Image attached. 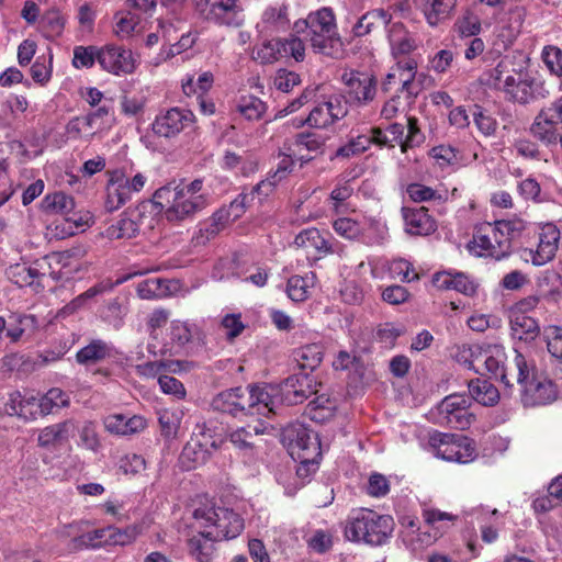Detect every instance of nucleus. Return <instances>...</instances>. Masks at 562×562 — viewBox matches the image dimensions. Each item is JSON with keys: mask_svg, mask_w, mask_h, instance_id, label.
Returning a JSON list of instances; mask_svg holds the SVG:
<instances>
[{"mask_svg": "<svg viewBox=\"0 0 562 562\" xmlns=\"http://www.w3.org/2000/svg\"><path fill=\"white\" fill-rule=\"evenodd\" d=\"M217 541L221 539L210 535L206 529H201L188 539V552L196 562H212L216 555Z\"/></svg>", "mask_w": 562, "mask_h": 562, "instance_id": "nucleus-27", "label": "nucleus"}, {"mask_svg": "<svg viewBox=\"0 0 562 562\" xmlns=\"http://www.w3.org/2000/svg\"><path fill=\"white\" fill-rule=\"evenodd\" d=\"M76 424L71 419L53 424L40 430L37 443L43 448H50L61 445L74 435Z\"/></svg>", "mask_w": 562, "mask_h": 562, "instance_id": "nucleus-32", "label": "nucleus"}, {"mask_svg": "<svg viewBox=\"0 0 562 562\" xmlns=\"http://www.w3.org/2000/svg\"><path fill=\"white\" fill-rule=\"evenodd\" d=\"M237 112L246 120H259L266 112V104L255 95H241L236 105Z\"/></svg>", "mask_w": 562, "mask_h": 562, "instance_id": "nucleus-56", "label": "nucleus"}, {"mask_svg": "<svg viewBox=\"0 0 562 562\" xmlns=\"http://www.w3.org/2000/svg\"><path fill=\"white\" fill-rule=\"evenodd\" d=\"M243 11L239 0H215L205 13V19L218 25L238 27L245 21Z\"/></svg>", "mask_w": 562, "mask_h": 562, "instance_id": "nucleus-21", "label": "nucleus"}, {"mask_svg": "<svg viewBox=\"0 0 562 562\" xmlns=\"http://www.w3.org/2000/svg\"><path fill=\"white\" fill-rule=\"evenodd\" d=\"M336 407V402L334 400L322 394L308 403L306 414L312 420L316 423H324L335 415Z\"/></svg>", "mask_w": 562, "mask_h": 562, "instance_id": "nucleus-43", "label": "nucleus"}, {"mask_svg": "<svg viewBox=\"0 0 562 562\" xmlns=\"http://www.w3.org/2000/svg\"><path fill=\"white\" fill-rule=\"evenodd\" d=\"M499 231L505 235L507 241L520 237L525 232H529L533 225L522 217H513L509 220L496 221Z\"/></svg>", "mask_w": 562, "mask_h": 562, "instance_id": "nucleus-62", "label": "nucleus"}, {"mask_svg": "<svg viewBox=\"0 0 562 562\" xmlns=\"http://www.w3.org/2000/svg\"><path fill=\"white\" fill-rule=\"evenodd\" d=\"M251 201L249 199V194L247 193H240L231 204L227 210H220L216 212L212 221L217 225H224L229 220H236L245 212L248 204H250Z\"/></svg>", "mask_w": 562, "mask_h": 562, "instance_id": "nucleus-54", "label": "nucleus"}, {"mask_svg": "<svg viewBox=\"0 0 562 562\" xmlns=\"http://www.w3.org/2000/svg\"><path fill=\"white\" fill-rule=\"evenodd\" d=\"M69 404V396L63 390L53 387L45 395L37 398L38 415H48L55 408L66 407Z\"/></svg>", "mask_w": 562, "mask_h": 562, "instance_id": "nucleus-48", "label": "nucleus"}, {"mask_svg": "<svg viewBox=\"0 0 562 562\" xmlns=\"http://www.w3.org/2000/svg\"><path fill=\"white\" fill-rule=\"evenodd\" d=\"M506 353L501 345L482 346L480 357V372L484 369L495 379H499L505 385L510 386L505 372Z\"/></svg>", "mask_w": 562, "mask_h": 562, "instance_id": "nucleus-23", "label": "nucleus"}, {"mask_svg": "<svg viewBox=\"0 0 562 562\" xmlns=\"http://www.w3.org/2000/svg\"><path fill=\"white\" fill-rule=\"evenodd\" d=\"M391 22V14L383 9H375L363 14L352 27L356 36H364L373 29L386 26Z\"/></svg>", "mask_w": 562, "mask_h": 562, "instance_id": "nucleus-40", "label": "nucleus"}, {"mask_svg": "<svg viewBox=\"0 0 562 562\" xmlns=\"http://www.w3.org/2000/svg\"><path fill=\"white\" fill-rule=\"evenodd\" d=\"M262 389L270 392L268 404L269 415L274 413L279 403L296 405L303 403L310 395L316 393L315 381L305 373L289 376L281 384H262Z\"/></svg>", "mask_w": 562, "mask_h": 562, "instance_id": "nucleus-10", "label": "nucleus"}, {"mask_svg": "<svg viewBox=\"0 0 562 562\" xmlns=\"http://www.w3.org/2000/svg\"><path fill=\"white\" fill-rule=\"evenodd\" d=\"M327 139L328 137L319 132L300 133L294 140V153L301 154L303 150H306L315 155L321 154Z\"/></svg>", "mask_w": 562, "mask_h": 562, "instance_id": "nucleus-46", "label": "nucleus"}, {"mask_svg": "<svg viewBox=\"0 0 562 562\" xmlns=\"http://www.w3.org/2000/svg\"><path fill=\"white\" fill-rule=\"evenodd\" d=\"M103 424L106 431L119 436L134 435L146 428V420L138 415L112 414L104 418Z\"/></svg>", "mask_w": 562, "mask_h": 562, "instance_id": "nucleus-31", "label": "nucleus"}, {"mask_svg": "<svg viewBox=\"0 0 562 562\" xmlns=\"http://www.w3.org/2000/svg\"><path fill=\"white\" fill-rule=\"evenodd\" d=\"M405 232L409 235L427 236L437 229L436 221L428 214V210L422 207H403Z\"/></svg>", "mask_w": 562, "mask_h": 562, "instance_id": "nucleus-24", "label": "nucleus"}, {"mask_svg": "<svg viewBox=\"0 0 562 562\" xmlns=\"http://www.w3.org/2000/svg\"><path fill=\"white\" fill-rule=\"evenodd\" d=\"M405 127L400 123H392L385 130L374 128L375 144L379 146L394 147L395 144H400L404 140Z\"/></svg>", "mask_w": 562, "mask_h": 562, "instance_id": "nucleus-58", "label": "nucleus"}, {"mask_svg": "<svg viewBox=\"0 0 562 562\" xmlns=\"http://www.w3.org/2000/svg\"><path fill=\"white\" fill-rule=\"evenodd\" d=\"M425 15L429 25L435 26L442 20L449 18L457 0H413Z\"/></svg>", "mask_w": 562, "mask_h": 562, "instance_id": "nucleus-34", "label": "nucleus"}, {"mask_svg": "<svg viewBox=\"0 0 562 562\" xmlns=\"http://www.w3.org/2000/svg\"><path fill=\"white\" fill-rule=\"evenodd\" d=\"M83 117L94 134L108 132L115 124L111 109L105 105L83 115Z\"/></svg>", "mask_w": 562, "mask_h": 562, "instance_id": "nucleus-50", "label": "nucleus"}, {"mask_svg": "<svg viewBox=\"0 0 562 562\" xmlns=\"http://www.w3.org/2000/svg\"><path fill=\"white\" fill-rule=\"evenodd\" d=\"M282 440L292 458H321L318 436L304 424L294 423L285 427Z\"/></svg>", "mask_w": 562, "mask_h": 562, "instance_id": "nucleus-13", "label": "nucleus"}, {"mask_svg": "<svg viewBox=\"0 0 562 562\" xmlns=\"http://www.w3.org/2000/svg\"><path fill=\"white\" fill-rule=\"evenodd\" d=\"M289 24L288 7L274 3L265 9L257 29L260 32H280L288 29Z\"/></svg>", "mask_w": 562, "mask_h": 562, "instance_id": "nucleus-33", "label": "nucleus"}, {"mask_svg": "<svg viewBox=\"0 0 562 562\" xmlns=\"http://www.w3.org/2000/svg\"><path fill=\"white\" fill-rule=\"evenodd\" d=\"M151 522L149 517H144L139 521L126 526L125 528L109 526V535L106 538L108 546L125 547L134 543L139 536L144 535L150 528Z\"/></svg>", "mask_w": 562, "mask_h": 562, "instance_id": "nucleus-28", "label": "nucleus"}, {"mask_svg": "<svg viewBox=\"0 0 562 562\" xmlns=\"http://www.w3.org/2000/svg\"><path fill=\"white\" fill-rule=\"evenodd\" d=\"M294 245L313 258L323 257L331 251L329 240L317 228H306L294 238Z\"/></svg>", "mask_w": 562, "mask_h": 562, "instance_id": "nucleus-26", "label": "nucleus"}, {"mask_svg": "<svg viewBox=\"0 0 562 562\" xmlns=\"http://www.w3.org/2000/svg\"><path fill=\"white\" fill-rule=\"evenodd\" d=\"M346 102L363 105L371 102L376 93V81L368 72L345 70L341 75Z\"/></svg>", "mask_w": 562, "mask_h": 562, "instance_id": "nucleus-16", "label": "nucleus"}, {"mask_svg": "<svg viewBox=\"0 0 562 562\" xmlns=\"http://www.w3.org/2000/svg\"><path fill=\"white\" fill-rule=\"evenodd\" d=\"M42 207L45 212L67 215L74 207V199L64 192L47 194L42 201Z\"/></svg>", "mask_w": 562, "mask_h": 562, "instance_id": "nucleus-53", "label": "nucleus"}, {"mask_svg": "<svg viewBox=\"0 0 562 562\" xmlns=\"http://www.w3.org/2000/svg\"><path fill=\"white\" fill-rule=\"evenodd\" d=\"M196 41V36L192 33L188 32L186 34H182L180 40L172 45L166 46L164 45L160 48L159 54L154 58L153 64L155 66L160 65L164 61H167L168 59L188 50L191 48Z\"/></svg>", "mask_w": 562, "mask_h": 562, "instance_id": "nucleus-51", "label": "nucleus"}, {"mask_svg": "<svg viewBox=\"0 0 562 562\" xmlns=\"http://www.w3.org/2000/svg\"><path fill=\"white\" fill-rule=\"evenodd\" d=\"M470 515L475 517L480 525L482 540L488 544L495 542L498 538L501 525L499 512L481 505L472 508Z\"/></svg>", "mask_w": 562, "mask_h": 562, "instance_id": "nucleus-29", "label": "nucleus"}, {"mask_svg": "<svg viewBox=\"0 0 562 562\" xmlns=\"http://www.w3.org/2000/svg\"><path fill=\"white\" fill-rule=\"evenodd\" d=\"M295 358L303 369H315L323 359V348L318 344L305 345L295 351Z\"/></svg>", "mask_w": 562, "mask_h": 562, "instance_id": "nucleus-60", "label": "nucleus"}, {"mask_svg": "<svg viewBox=\"0 0 562 562\" xmlns=\"http://www.w3.org/2000/svg\"><path fill=\"white\" fill-rule=\"evenodd\" d=\"M362 224L366 226L363 234L361 235V241L368 245H379L387 239V226L381 220L374 217H368L362 220Z\"/></svg>", "mask_w": 562, "mask_h": 562, "instance_id": "nucleus-47", "label": "nucleus"}, {"mask_svg": "<svg viewBox=\"0 0 562 562\" xmlns=\"http://www.w3.org/2000/svg\"><path fill=\"white\" fill-rule=\"evenodd\" d=\"M282 47L281 38L266 41L255 49V59L259 60L261 64H273L283 59Z\"/></svg>", "mask_w": 562, "mask_h": 562, "instance_id": "nucleus-61", "label": "nucleus"}, {"mask_svg": "<svg viewBox=\"0 0 562 562\" xmlns=\"http://www.w3.org/2000/svg\"><path fill=\"white\" fill-rule=\"evenodd\" d=\"M218 448L217 441L210 430L201 429L186 443L180 454V462L186 470L203 464L213 450Z\"/></svg>", "mask_w": 562, "mask_h": 562, "instance_id": "nucleus-17", "label": "nucleus"}, {"mask_svg": "<svg viewBox=\"0 0 562 562\" xmlns=\"http://www.w3.org/2000/svg\"><path fill=\"white\" fill-rule=\"evenodd\" d=\"M469 251L476 257L502 259L510 251V243L499 231L496 221L479 224L468 244Z\"/></svg>", "mask_w": 562, "mask_h": 562, "instance_id": "nucleus-11", "label": "nucleus"}, {"mask_svg": "<svg viewBox=\"0 0 562 562\" xmlns=\"http://www.w3.org/2000/svg\"><path fill=\"white\" fill-rule=\"evenodd\" d=\"M7 276L10 281L19 286L38 288L44 273H41L36 268L25 263H15L8 268Z\"/></svg>", "mask_w": 562, "mask_h": 562, "instance_id": "nucleus-39", "label": "nucleus"}, {"mask_svg": "<svg viewBox=\"0 0 562 562\" xmlns=\"http://www.w3.org/2000/svg\"><path fill=\"white\" fill-rule=\"evenodd\" d=\"M214 78L212 72H202L196 80L192 75H187L182 80V91L186 95H204L213 85Z\"/></svg>", "mask_w": 562, "mask_h": 562, "instance_id": "nucleus-57", "label": "nucleus"}, {"mask_svg": "<svg viewBox=\"0 0 562 562\" xmlns=\"http://www.w3.org/2000/svg\"><path fill=\"white\" fill-rule=\"evenodd\" d=\"M294 32L303 34L316 52L325 55H331L339 45L335 15L329 8H322L311 12L306 19L296 21Z\"/></svg>", "mask_w": 562, "mask_h": 562, "instance_id": "nucleus-5", "label": "nucleus"}, {"mask_svg": "<svg viewBox=\"0 0 562 562\" xmlns=\"http://www.w3.org/2000/svg\"><path fill=\"white\" fill-rule=\"evenodd\" d=\"M417 75V61L414 58H404L398 60L387 72L382 88L384 91L395 90L406 93L407 102L419 92V87L415 83Z\"/></svg>", "mask_w": 562, "mask_h": 562, "instance_id": "nucleus-14", "label": "nucleus"}, {"mask_svg": "<svg viewBox=\"0 0 562 562\" xmlns=\"http://www.w3.org/2000/svg\"><path fill=\"white\" fill-rule=\"evenodd\" d=\"M193 526L206 529L221 540L234 539L244 530L243 518L234 510L206 502L193 510Z\"/></svg>", "mask_w": 562, "mask_h": 562, "instance_id": "nucleus-6", "label": "nucleus"}, {"mask_svg": "<svg viewBox=\"0 0 562 562\" xmlns=\"http://www.w3.org/2000/svg\"><path fill=\"white\" fill-rule=\"evenodd\" d=\"M265 431L266 426L262 423L252 427H240L229 434V441L246 459L251 460L255 457V446L251 439L255 435L263 434Z\"/></svg>", "mask_w": 562, "mask_h": 562, "instance_id": "nucleus-35", "label": "nucleus"}, {"mask_svg": "<svg viewBox=\"0 0 562 562\" xmlns=\"http://www.w3.org/2000/svg\"><path fill=\"white\" fill-rule=\"evenodd\" d=\"M510 329L513 337L519 340H532L539 334L537 321L519 312H510Z\"/></svg>", "mask_w": 562, "mask_h": 562, "instance_id": "nucleus-38", "label": "nucleus"}, {"mask_svg": "<svg viewBox=\"0 0 562 562\" xmlns=\"http://www.w3.org/2000/svg\"><path fill=\"white\" fill-rule=\"evenodd\" d=\"M139 19L136 14L132 12H120L114 16V34L121 38L125 40L134 34H139L142 29L138 27Z\"/></svg>", "mask_w": 562, "mask_h": 562, "instance_id": "nucleus-49", "label": "nucleus"}, {"mask_svg": "<svg viewBox=\"0 0 562 562\" xmlns=\"http://www.w3.org/2000/svg\"><path fill=\"white\" fill-rule=\"evenodd\" d=\"M37 397L33 395H22L15 391L8 395L2 412L8 416H16L24 420H33L38 416Z\"/></svg>", "mask_w": 562, "mask_h": 562, "instance_id": "nucleus-25", "label": "nucleus"}, {"mask_svg": "<svg viewBox=\"0 0 562 562\" xmlns=\"http://www.w3.org/2000/svg\"><path fill=\"white\" fill-rule=\"evenodd\" d=\"M114 347L102 339H93L90 344L78 350L76 359L80 364H91L110 358L114 355Z\"/></svg>", "mask_w": 562, "mask_h": 562, "instance_id": "nucleus-37", "label": "nucleus"}, {"mask_svg": "<svg viewBox=\"0 0 562 562\" xmlns=\"http://www.w3.org/2000/svg\"><path fill=\"white\" fill-rule=\"evenodd\" d=\"M146 182L147 177L142 172L132 175L125 169L109 171L104 196L105 210L114 212L121 209L134 194L144 189Z\"/></svg>", "mask_w": 562, "mask_h": 562, "instance_id": "nucleus-8", "label": "nucleus"}, {"mask_svg": "<svg viewBox=\"0 0 562 562\" xmlns=\"http://www.w3.org/2000/svg\"><path fill=\"white\" fill-rule=\"evenodd\" d=\"M347 112L346 102L339 97H330L326 101L315 105L308 116L304 121H300L297 126H302L306 123L316 128H325L342 119Z\"/></svg>", "mask_w": 562, "mask_h": 562, "instance_id": "nucleus-19", "label": "nucleus"}, {"mask_svg": "<svg viewBox=\"0 0 562 562\" xmlns=\"http://www.w3.org/2000/svg\"><path fill=\"white\" fill-rule=\"evenodd\" d=\"M481 351L482 346L480 345H463L458 347L454 353V359L458 363L463 364L475 372H480Z\"/></svg>", "mask_w": 562, "mask_h": 562, "instance_id": "nucleus-64", "label": "nucleus"}, {"mask_svg": "<svg viewBox=\"0 0 562 562\" xmlns=\"http://www.w3.org/2000/svg\"><path fill=\"white\" fill-rule=\"evenodd\" d=\"M432 284L439 290H454L469 296L476 291V284L462 272H437L432 277Z\"/></svg>", "mask_w": 562, "mask_h": 562, "instance_id": "nucleus-30", "label": "nucleus"}, {"mask_svg": "<svg viewBox=\"0 0 562 562\" xmlns=\"http://www.w3.org/2000/svg\"><path fill=\"white\" fill-rule=\"evenodd\" d=\"M333 229L337 235L349 240H360L366 226L362 220L349 216H339L333 221Z\"/></svg>", "mask_w": 562, "mask_h": 562, "instance_id": "nucleus-45", "label": "nucleus"}, {"mask_svg": "<svg viewBox=\"0 0 562 562\" xmlns=\"http://www.w3.org/2000/svg\"><path fill=\"white\" fill-rule=\"evenodd\" d=\"M139 232L137 221L127 214V210L121 215V218L106 229V236L111 239L132 238Z\"/></svg>", "mask_w": 562, "mask_h": 562, "instance_id": "nucleus-52", "label": "nucleus"}, {"mask_svg": "<svg viewBox=\"0 0 562 562\" xmlns=\"http://www.w3.org/2000/svg\"><path fill=\"white\" fill-rule=\"evenodd\" d=\"M486 85L504 93L505 98L528 103L535 98L538 82L522 67H516L513 59L503 58L495 68L487 74Z\"/></svg>", "mask_w": 562, "mask_h": 562, "instance_id": "nucleus-2", "label": "nucleus"}, {"mask_svg": "<svg viewBox=\"0 0 562 562\" xmlns=\"http://www.w3.org/2000/svg\"><path fill=\"white\" fill-rule=\"evenodd\" d=\"M471 397L484 406H493L499 400L498 390L487 380L475 379L469 383Z\"/></svg>", "mask_w": 562, "mask_h": 562, "instance_id": "nucleus-41", "label": "nucleus"}, {"mask_svg": "<svg viewBox=\"0 0 562 562\" xmlns=\"http://www.w3.org/2000/svg\"><path fill=\"white\" fill-rule=\"evenodd\" d=\"M158 211L168 222H181L194 216L204 207V200L191 199L177 187H162L155 192Z\"/></svg>", "mask_w": 562, "mask_h": 562, "instance_id": "nucleus-9", "label": "nucleus"}, {"mask_svg": "<svg viewBox=\"0 0 562 562\" xmlns=\"http://www.w3.org/2000/svg\"><path fill=\"white\" fill-rule=\"evenodd\" d=\"M270 392L262 385L254 384L246 387L237 386L218 393L212 401L215 411L233 416L258 415L268 417L269 409L266 401H270Z\"/></svg>", "mask_w": 562, "mask_h": 562, "instance_id": "nucleus-4", "label": "nucleus"}, {"mask_svg": "<svg viewBox=\"0 0 562 562\" xmlns=\"http://www.w3.org/2000/svg\"><path fill=\"white\" fill-rule=\"evenodd\" d=\"M109 527L94 529L80 536H76L70 541L72 550L98 549L108 546Z\"/></svg>", "mask_w": 562, "mask_h": 562, "instance_id": "nucleus-42", "label": "nucleus"}, {"mask_svg": "<svg viewBox=\"0 0 562 562\" xmlns=\"http://www.w3.org/2000/svg\"><path fill=\"white\" fill-rule=\"evenodd\" d=\"M147 104V98L142 93H125L120 99L122 114L127 117L143 115Z\"/></svg>", "mask_w": 562, "mask_h": 562, "instance_id": "nucleus-63", "label": "nucleus"}, {"mask_svg": "<svg viewBox=\"0 0 562 562\" xmlns=\"http://www.w3.org/2000/svg\"><path fill=\"white\" fill-rule=\"evenodd\" d=\"M387 38L394 56L406 55L416 48V43L401 22H390Z\"/></svg>", "mask_w": 562, "mask_h": 562, "instance_id": "nucleus-36", "label": "nucleus"}, {"mask_svg": "<svg viewBox=\"0 0 562 562\" xmlns=\"http://www.w3.org/2000/svg\"><path fill=\"white\" fill-rule=\"evenodd\" d=\"M160 214L158 211V204L155 201V195L150 201H143L138 203L134 207L127 209V214H130L134 221H137L139 224V228L145 225L148 228L154 227V218L149 217L150 214Z\"/></svg>", "mask_w": 562, "mask_h": 562, "instance_id": "nucleus-59", "label": "nucleus"}, {"mask_svg": "<svg viewBox=\"0 0 562 562\" xmlns=\"http://www.w3.org/2000/svg\"><path fill=\"white\" fill-rule=\"evenodd\" d=\"M426 449L436 458L448 462L470 463L477 457L475 442L461 435L429 432Z\"/></svg>", "mask_w": 562, "mask_h": 562, "instance_id": "nucleus-7", "label": "nucleus"}, {"mask_svg": "<svg viewBox=\"0 0 562 562\" xmlns=\"http://www.w3.org/2000/svg\"><path fill=\"white\" fill-rule=\"evenodd\" d=\"M394 526L392 516L360 508L346 520L344 535L348 541L380 547L392 538Z\"/></svg>", "mask_w": 562, "mask_h": 562, "instance_id": "nucleus-1", "label": "nucleus"}, {"mask_svg": "<svg viewBox=\"0 0 562 562\" xmlns=\"http://www.w3.org/2000/svg\"><path fill=\"white\" fill-rule=\"evenodd\" d=\"M198 331L199 327L194 323L172 321L169 326L170 342L165 344L159 350H155V346L149 344L148 350L155 356L178 355L198 335Z\"/></svg>", "mask_w": 562, "mask_h": 562, "instance_id": "nucleus-20", "label": "nucleus"}, {"mask_svg": "<svg viewBox=\"0 0 562 562\" xmlns=\"http://www.w3.org/2000/svg\"><path fill=\"white\" fill-rule=\"evenodd\" d=\"M313 274L305 277L293 276L288 280L286 293L293 302H303L310 295V290L313 285Z\"/></svg>", "mask_w": 562, "mask_h": 562, "instance_id": "nucleus-55", "label": "nucleus"}, {"mask_svg": "<svg viewBox=\"0 0 562 562\" xmlns=\"http://www.w3.org/2000/svg\"><path fill=\"white\" fill-rule=\"evenodd\" d=\"M194 119L193 112L188 109L171 108L156 115L151 131L159 137L171 138L190 127Z\"/></svg>", "mask_w": 562, "mask_h": 562, "instance_id": "nucleus-18", "label": "nucleus"}, {"mask_svg": "<svg viewBox=\"0 0 562 562\" xmlns=\"http://www.w3.org/2000/svg\"><path fill=\"white\" fill-rule=\"evenodd\" d=\"M560 229L553 223H544L537 227L536 246L525 247L520 250V258L536 267L551 261L558 251Z\"/></svg>", "mask_w": 562, "mask_h": 562, "instance_id": "nucleus-12", "label": "nucleus"}, {"mask_svg": "<svg viewBox=\"0 0 562 562\" xmlns=\"http://www.w3.org/2000/svg\"><path fill=\"white\" fill-rule=\"evenodd\" d=\"M99 65L102 70L111 75L126 76L135 72L139 60L131 49L115 44H108L100 47Z\"/></svg>", "mask_w": 562, "mask_h": 562, "instance_id": "nucleus-15", "label": "nucleus"}, {"mask_svg": "<svg viewBox=\"0 0 562 562\" xmlns=\"http://www.w3.org/2000/svg\"><path fill=\"white\" fill-rule=\"evenodd\" d=\"M423 517L428 527L424 531L420 530L416 516L403 514L398 517L401 538L405 546L413 551L434 543L456 520V516L432 508L424 509Z\"/></svg>", "mask_w": 562, "mask_h": 562, "instance_id": "nucleus-3", "label": "nucleus"}, {"mask_svg": "<svg viewBox=\"0 0 562 562\" xmlns=\"http://www.w3.org/2000/svg\"><path fill=\"white\" fill-rule=\"evenodd\" d=\"M530 132L535 138L547 145L557 144L562 137V124L551 109L544 106L536 115Z\"/></svg>", "mask_w": 562, "mask_h": 562, "instance_id": "nucleus-22", "label": "nucleus"}, {"mask_svg": "<svg viewBox=\"0 0 562 562\" xmlns=\"http://www.w3.org/2000/svg\"><path fill=\"white\" fill-rule=\"evenodd\" d=\"M170 282L161 278H148L137 284V294L143 300L161 299L170 294Z\"/></svg>", "mask_w": 562, "mask_h": 562, "instance_id": "nucleus-44", "label": "nucleus"}]
</instances>
